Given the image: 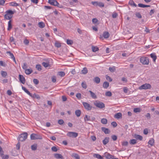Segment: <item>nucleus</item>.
I'll return each mask as SVG.
<instances>
[{
    "label": "nucleus",
    "instance_id": "obj_1",
    "mask_svg": "<svg viewBox=\"0 0 159 159\" xmlns=\"http://www.w3.org/2000/svg\"><path fill=\"white\" fill-rule=\"evenodd\" d=\"M6 14L4 16V18L6 20H10L14 14L13 11L11 10H8L6 11Z\"/></svg>",
    "mask_w": 159,
    "mask_h": 159
},
{
    "label": "nucleus",
    "instance_id": "obj_2",
    "mask_svg": "<svg viewBox=\"0 0 159 159\" xmlns=\"http://www.w3.org/2000/svg\"><path fill=\"white\" fill-rule=\"evenodd\" d=\"M140 62L143 64L144 65H148L149 63V60L147 57L143 56L140 58Z\"/></svg>",
    "mask_w": 159,
    "mask_h": 159
},
{
    "label": "nucleus",
    "instance_id": "obj_3",
    "mask_svg": "<svg viewBox=\"0 0 159 159\" xmlns=\"http://www.w3.org/2000/svg\"><path fill=\"white\" fill-rule=\"evenodd\" d=\"M48 2L51 5L57 6L59 8H62L63 7V6L60 5L56 0H48Z\"/></svg>",
    "mask_w": 159,
    "mask_h": 159
},
{
    "label": "nucleus",
    "instance_id": "obj_4",
    "mask_svg": "<svg viewBox=\"0 0 159 159\" xmlns=\"http://www.w3.org/2000/svg\"><path fill=\"white\" fill-rule=\"evenodd\" d=\"M27 136L28 134L26 133L22 134L19 136L18 138V140L21 142L24 141L27 138Z\"/></svg>",
    "mask_w": 159,
    "mask_h": 159
},
{
    "label": "nucleus",
    "instance_id": "obj_5",
    "mask_svg": "<svg viewBox=\"0 0 159 159\" xmlns=\"http://www.w3.org/2000/svg\"><path fill=\"white\" fill-rule=\"evenodd\" d=\"M94 104L96 107L100 109H102L105 107L104 104L100 101H96Z\"/></svg>",
    "mask_w": 159,
    "mask_h": 159
},
{
    "label": "nucleus",
    "instance_id": "obj_6",
    "mask_svg": "<svg viewBox=\"0 0 159 159\" xmlns=\"http://www.w3.org/2000/svg\"><path fill=\"white\" fill-rule=\"evenodd\" d=\"M30 138L32 140L42 139V137L40 135L34 133L31 134Z\"/></svg>",
    "mask_w": 159,
    "mask_h": 159
},
{
    "label": "nucleus",
    "instance_id": "obj_7",
    "mask_svg": "<svg viewBox=\"0 0 159 159\" xmlns=\"http://www.w3.org/2000/svg\"><path fill=\"white\" fill-rule=\"evenodd\" d=\"M151 87V85L149 84H145L139 87V89L140 90L149 89Z\"/></svg>",
    "mask_w": 159,
    "mask_h": 159
},
{
    "label": "nucleus",
    "instance_id": "obj_8",
    "mask_svg": "<svg viewBox=\"0 0 159 159\" xmlns=\"http://www.w3.org/2000/svg\"><path fill=\"white\" fill-rule=\"evenodd\" d=\"M82 104L85 109L88 111L91 110L92 107L88 103L85 102H83Z\"/></svg>",
    "mask_w": 159,
    "mask_h": 159
},
{
    "label": "nucleus",
    "instance_id": "obj_9",
    "mask_svg": "<svg viewBox=\"0 0 159 159\" xmlns=\"http://www.w3.org/2000/svg\"><path fill=\"white\" fill-rule=\"evenodd\" d=\"M67 135L69 137L76 138L78 136V134L73 132H69L67 134Z\"/></svg>",
    "mask_w": 159,
    "mask_h": 159
},
{
    "label": "nucleus",
    "instance_id": "obj_10",
    "mask_svg": "<svg viewBox=\"0 0 159 159\" xmlns=\"http://www.w3.org/2000/svg\"><path fill=\"white\" fill-rule=\"evenodd\" d=\"M19 80L20 81L22 84H24L25 82V80L24 76L21 75H19Z\"/></svg>",
    "mask_w": 159,
    "mask_h": 159
},
{
    "label": "nucleus",
    "instance_id": "obj_11",
    "mask_svg": "<svg viewBox=\"0 0 159 159\" xmlns=\"http://www.w3.org/2000/svg\"><path fill=\"white\" fill-rule=\"evenodd\" d=\"M102 131L104 132L105 134H109L110 132V131L108 129L105 127H102Z\"/></svg>",
    "mask_w": 159,
    "mask_h": 159
},
{
    "label": "nucleus",
    "instance_id": "obj_12",
    "mask_svg": "<svg viewBox=\"0 0 159 159\" xmlns=\"http://www.w3.org/2000/svg\"><path fill=\"white\" fill-rule=\"evenodd\" d=\"M12 28V21L10 20L8 23V27L7 30L8 31H10Z\"/></svg>",
    "mask_w": 159,
    "mask_h": 159
},
{
    "label": "nucleus",
    "instance_id": "obj_13",
    "mask_svg": "<svg viewBox=\"0 0 159 159\" xmlns=\"http://www.w3.org/2000/svg\"><path fill=\"white\" fill-rule=\"evenodd\" d=\"M54 156L57 159L61 158V159H64L63 157L60 154H59V153L55 154H54Z\"/></svg>",
    "mask_w": 159,
    "mask_h": 159
},
{
    "label": "nucleus",
    "instance_id": "obj_14",
    "mask_svg": "<svg viewBox=\"0 0 159 159\" xmlns=\"http://www.w3.org/2000/svg\"><path fill=\"white\" fill-rule=\"evenodd\" d=\"M109 138L108 137H106L104 139L102 140V143L103 144L106 145L107 143L109 142Z\"/></svg>",
    "mask_w": 159,
    "mask_h": 159
},
{
    "label": "nucleus",
    "instance_id": "obj_15",
    "mask_svg": "<svg viewBox=\"0 0 159 159\" xmlns=\"http://www.w3.org/2000/svg\"><path fill=\"white\" fill-rule=\"evenodd\" d=\"M151 57L152 58L153 62H155L157 57L155 53H152L150 55Z\"/></svg>",
    "mask_w": 159,
    "mask_h": 159
},
{
    "label": "nucleus",
    "instance_id": "obj_16",
    "mask_svg": "<svg viewBox=\"0 0 159 159\" xmlns=\"http://www.w3.org/2000/svg\"><path fill=\"white\" fill-rule=\"evenodd\" d=\"M89 92L90 93L91 97L94 99L97 98V96L95 93L91 90H89Z\"/></svg>",
    "mask_w": 159,
    "mask_h": 159
},
{
    "label": "nucleus",
    "instance_id": "obj_17",
    "mask_svg": "<svg viewBox=\"0 0 159 159\" xmlns=\"http://www.w3.org/2000/svg\"><path fill=\"white\" fill-rule=\"evenodd\" d=\"M105 157L107 159H110L112 158V157H113L108 152H106L104 154Z\"/></svg>",
    "mask_w": 159,
    "mask_h": 159
},
{
    "label": "nucleus",
    "instance_id": "obj_18",
    "mask_svg": "<svg viewBox=\"0 0 159 159\" xmlns=\"http://www.w3.org/2000/svg\"><path fill=\"white\" fill-rule=\"evenodd\" d=\"M30 96L33 98H36L37 99H39L40 98L39 95L36 93H34V94L31 93Z\"/></svg>",
    "mask_w": 159,
    "mask_h": 159
},
{
    "label": "nucleus",
    "instance_id": "obj_19",
    "mask_svg": "<svg viewBox=\"0 0 159 159\" xmlns=\"http://www.w3.org/2000/svg\"><path fill=\"white\" fill-rule=\"evenodd\" d=\"M115 118L119 119L122 117V114L120 112L116 114L114 116Z\"/></svg>",
    "mask_w": 159,
    "mask_h": 159
},
{
    "label": "nucleus",
    "instance_id": "obj_20",
    "mask_svg": "<svg viewBox=\"0 0 159 159\" xmlns=\"http://www.w3.org/2000/svg\"><path fill=\"white\" fill-rule=\"evenodd\" d=\"M134 137L136 139H139L140 140H142L143 139L142 136L138 134H135Z\"/></svg>",
    "mask_w": 159,
    "mask_h": 159
},
{
    "label": "nucleus",
    "instance_id": "obj_21",
    "mask_svg": "<svg viewBox=\"0 0 159 159\" xmlns=\"http://www.w3.org/2000/svg\"><path fill=\"white\" fill-rule=\"evenodd\" d=\"M110 34L108 32H105L103 34V36L105 38L107 39L109 38Z\"/></svg>",
    "mask_w": 159,
    "mask_h": 159
},
{
    "label": "nucleus",
    "instance_id": "obj_22",
    "mask_svg": "<svg viewBox=\"0 0 159 159\" xmlns=\"http://www.w3.org/2000/svg\"><path fill=\"white\" fill-rule=\"evenodd\" d=\"M22 89L28 95L30 96L31 93H30V92L28 91V90L25 87L22 86Z\"/></svg>",
    "mask_w": 159,
    "mask_h": 159
},
{
    "label": "nucleus",
    "instance_id": "obj_23",
    "mask_svg": "<svg viewBox=\"0 0 159 159\" xmlns=\"http://www.w3.org/2000/svg\"><path fill=\"white\" fill-rule=\"evenodd\" d=\"M75 114L77 117H79L81 114V111L80 110H77L75 111Z\"/></svg>",
    "mask_w": 159,
    "mask_h": 159
},
{
    "label": "nucleus",
    "instance_id": "obj_24",
    "mask_svg": "<svg viewBox=\"0 0 159 159\" xmlns=\"http://www.w3.org/2000/svg\"><path fill=\"white\" fill-rule=\"evenodd\" d=\"M92 51L93 52H95L99 50V48L97 47L93 46H92Z\"/></svg>",
    "mask_w": 159,
    "mask_h": 159
},
{
    "label": "nucleus",
    "instance_id": "obj_25",
    "mask_svg": "<svg viewBox=\"0 0 159 159\" xmlns=\"http://www.w3.org/2000/svg\"><path fill=\"white\" fill-rule=\"evenodd\" d=\"M25 71L26 74L29 75L32 72V70L31 69H27L25 70Z\"/></svg>",
    "mask_w": 159,
    "mask_h": 159
},
{
    "label": "nucleus",
    "instance_id": "obj_26",
    "mask_svg": "<svg viewBox=\"0 0 159 159\" xmlns=\"http://www.w3.org/2000/svg\"><path fill=\"white\" fill-rule=\"evenodd\" d=\"M109 86V83L107 82H105L103 84V87L105 89H107Z\"/></svg>",
    "mask_w": 159,
    "mask_h": 159
},
{
    "label": "nucleus",
    "instance_id": "obj_27",
    "mask_svg": "<svg viewBox=\"0 0 159 159\" xmlns=\"http://www.w3.org/2000/svg\"><path fill=\"white\" fill-rule=\"evenodd\" d=\"M84 119L85 122L90 121L91 120L90 116L87 115H85L84 118Z\"/></svg>",
    "mask_w": 159,
    "mask_h": 159
},
{
    "label": "nucleus",
    "instance_id": "obj_28",
    "mask_svg": "<svg viewBox=\"0 0 159 159\" xmlns=\"http://www.w3.org/2000/svg\"><path fill=\"white\" fill-rule=\"evenodd\" d=\"M94 81L97 84H99L100 81V80L99 77H96L94 79Z\"/></svg>",
    "mask_w": 159,
    "mask_h": 159
},
{
    "label": "nucleus",
    "instance_id": "obj_29",
    "mask_svg": "<svg viewBox=\"0 0 159 159\" xmlns=\"http://www.w3.org/2000/svg\"><path fill=\"white\" fill-rule=\"evenodd\" d=\"M93 157L99 159H103V157L99 154H95L93 155Z\"/></svg>",
    "mask_w": 159,
    "mask_h": 159
},
{
    "label": "nucleus",
    "instance_id": "obj_30",
    "mask_svg": "<svg viewBox=\"0 0 159 159\" xmlns=\"http://www.w3.org/2000/svg\"><path fill=\"white\" fill-rule=\"evenodd\" d=\"M88 70L86 67H84L83 69L81 70V74H86L88 73Z\"/></svg>",
    "mask_w": 159,
    "mask_h": 159
},
{
    "label": "nucleus",
    "instance_id": "obj_31",
    "mask_svg": "<svg viewBox=\"0 0 159 159\" xmlns=\"http://www.w3.org/2000/svg\"><path fill=\"white\" fill-rule=\"evenodd\" d=\"M154 143V139L151 138L148 141V144L152 146L153 145Z\"/></svg>",
    "mask_w": 159,
    "mask_h": 159
},
{
    "label": "nucleus",
    "instance_id": "obj_32",
    "mask_svg": "<svg viewBox=\"0 0 159 159\" xmlns=\"http://www.w3.org/2000/svg\"><path fill=\"white\" fill-rule=\"evenodd\" d=\"M10 5L13 7H16L19 6V4L15 2H11L10 3Z\"/></svg>",
    "mask_w": 159,
    "mask_h": 159
},
{
    "label": "nucleus",
    "instance_id": "obj_33",
    "mask_svg": "<svg viewBox=\"0 0 159 159\" xmlns=\"http://www.w3.org/2000/svg\"><path fill=\"white\" fill-rule=\"evenodd\" d=\"M109 70L111 72H114L116 70V67L113 66L112 67H110Z\"/></svg>",
    "mask_w": 159,
    "mask_h": 159
},
{
    "label": "nucleus",
    "instance_id": "obj_34",
    "mask_svg": "<svg viewBox=\"0 0 159 159\" xmlns=\"http://www.w3.org/2000/svg\"><path fill=\"white\" fill-rule=\"evenodd\" d=\"M39 26L41 28H44L45 26V24L43 22H39L38 24Z\"/></svg>",
    "mask_w": 159,
    "mask_h": 159
},
{
    "label": "nucleus",
    "instance_id": "obj_35",
    "mask_svg": "<svg viewBox=\"0 0 159 159\" xmlns=\"http://www.w3.org/2000/svg\"><path fill=\"white\" fill-rule=\"evenodd\" d=\"M1 75L3 77H5L7 75V73L5 71H1Z\"/></svg>",
    "mask_w": 159,
    "mask_h": 159
},
{
    "label": "nucleus",
    "instance_id": "obj_36",
    "mask_svg": "<svg viewBox=\"0 0 159 159\" xmlns=\"http://www.w3.org/2000/svg\"><path fill=\"white\" fill-rule=\"evenodd\" d=\"M55 46L57 48H60L61 46V43L58 41H56L55 42Z\"/></svg>",
    "mask_w": 159,
    "mask_h": 159
},
{
    "label": "nucleus",
    "instance_id": "obj_37",
    "mask_svg": "<svg viewBox=\"0 0 159 159\" xmlns=\"http://www.w3.org/2000/svg\"><path fill=\"white\" fill-rule=\"evenodd\" d=\"M10 41L11 43H13L16 44V42L13 36L11 37L10 38Z\"/></svg>",
    "mask_w": 159,
    "mask_h": 159
},
{
    "label": "nucleus",
    "instance_id": "obj_38",
    "mask_svg": "<svg viewBox=\"0 0 159 159\" xmlns=\"http://www.w3.org/2000/svg\"><path fill=\"white\" fill-rule=\"evenodd\" d=\"M101 123L104 124H106L107 123V120L106 119L102 118L101 120Z\"/></svg>",
    "mask_w": 159,
    "mask_h": 159
},
{
    "label": "nucleus",
    "instance_id": "obj_39",
    "mask_svg": "<svg viewBox=\"0 0 159 159\" xmlns=\"http://www.w3.org/2000/svg\"><path fill=\"white\" fill-rule=\"evenodd\" d=\"M129 143L131 144H135L137 143L136 140L135 139H132L130 141Z\"/></svg>",
    "mask_w": 159,
    "mask_h": 159
},
{
    "label": "nucleus",
    "instance_id": "obj_40",
    "mask_svg": "<svg viewBox=\"0 0 159 159\" xmlns=\"http://www.w3.org/2000/svg\"><path fill=\"white\" fill-rule=\"evenodd\" d=\"M141 109L139 108H134V111L135 113L139 112L141 111Z\"/></svg>",
    "mask_w": 159,
    "mask_h": 159
},
{
    "label": "nucleus",
    "instance_id": "obj_41",
    "mask_svg": "<svg viewBox=\"0 0 159 159\" xmlns=\"http://www.w3.org/2000/svg\"><path fill=\"white\" fill-rule=\"evenodd\" d=\"M72 157H74L75 159H80L79 156L76 153L73 154Z\"/></svg>",
    "mask_w": 159,
    "mask_h": 159
},
{
    "label": "nucleus",
    "instance_id": "obj_42",
    "mask_svg": "<svg viewBox=\"0 0 159 159\" xmlns=\"http://www.w3.org/2000/svg\"><path fill=\"white\" fill-rule=\"evenodd\" d=\"M105 95L106 96L111 97L112 95V93L111 92H110L109 91H108L106 92Z\"/></svg>",
    "mask_w": 159,
    "mask_h": 159
},
{
    "label": "nucleus",
    "instance_id": "obj_43",
    "mask_svg": "<svg viewBox=\"0 0 159 159\" xmlns=\"http://www.w3.org/2000/svg\"><path fill=\"white\" fill-rule=\"evenodd\" d=\"M58 74L61 77H63L65 75V73L63 71H59L58 72Z\"/></svg>",
    "mask_w": 159,
    "mask_h": 159
},
{
    "label": "nucleus",
    "instance_id": "obj_44",
    "mask_svg": "<svg viewBox=\"0 0 159 159\" xmlns=\"http://www.w3.org/2000/svg\"><path fill=\"white\" fill-rule=\"evenodd\" d=\"M42 65L45 67H47L49 66V63L43 62L42 63Z\"/></svg>",
    "mask_w": 159,
    "mask_h": 159
},
{
    "label": "nucleus",
    "instance_id": "obj_45",
    "mask_svg": "<svg viewBox=\"0 0 159 159\" xmlns=\"http://www.w3.org/2000/svg\"><path fill=\"white\" fill-rule=\"evenodd\" d=\"M31 148L32 150H36L37 148V145H33L31 146Z\"/></svg>",
    "mask_w": 159,
    "mask_h": 159
},
{
    "label": "nucleus",
    "instance_id": "obj_46",
    "mask_svg": "<svg viewBox=\"0 0 159 159\" xmlns=\"http://www.w3.org/2000/svg\"><path fill=\"white\" fill-rule=\"evenodd\" d=\"M66 43L68 45H71L73 44V42L72 40L67 39L66 40Z\"/></svg>",
    "mask_w": 159,
    "mask_h": 159
},
{
    "label": "nucleus",
    "instance_id": "obj_47",
    "mask_svg": "<svg viewBox=\"0 0 159 159\" xmlns=\"http://www.w3.org/2000/svg\"><path fill=\"white\" fill-rule=\"evenodd\" d=\"M129 3L131 6H134L135 7H136L137 6V5L135 4L134 2L133 1H130Z\"/></svg>",
    "mask_w": 159,
    "mask_h": 159
},
{
    "label": "nucleus",
    "instance_id": "obj_48",
    "mask_svg": "<svg viewBox=\"0 0 159 159\" xmlns=\"http://www.w3.org/2000/svg\"><path fill=\"white\" fill-rule=\"evenodd\" d=\"M81 85L84 89H86L87 88V86L85 82H83L81 84Z\"/></svg>",
    "mask_w": 159,
    "mask_h": 159
},
{
    "label": "nucleus",
    "instance_id": "obj_49",
    "mask_svg": "<svg viewBox=\"0 0 159 159\" xmlns=\"http://www.w3.org/2000/svg\"><path fill=\"white\" fill-rule=\"evenodd\" d=\"M36 68L39 71H40L42 69L41 66L40 65H37Z\"/></svg>",
    "mask_w": 159,
    "mask_h": 159
},
{
    "label": "nucleus",
    "instance_id": "obj_50",
    "mask_svg": "<svg viewBox=\"0 0 159 159\" xmlns=\"http://www.w3.org/2000/svg\"><path fill=\"white\" fill-rule=\"evenodd\" d=\"M7 54H9V55L10 57L12 59L14 57H14L13 54L12 53H11L10 52V51L7 52Z\"/></svg>",
    "mask_w": 159,
    "mask_h": 159
},
{
    "label": "nucleus",
    "instance_id": "obj_51",
    "mask_svg": "<svg viewBox=\"0 0 159 159\" xmlns=\"http://www.w3.org/2000/svg\"><path fill=\"white\" fill-rule=\"evenodd\" d=\"M106 79L109 82H111L112 80V79L109 76L107 75L106 76Z\"/></svg>",
    "mask_w": 159,
    "mask_h": 159
},
{
    "label": "nucleus",
    "instance_id": "obj_52",
    "mask_svg": "<svg viewBox=\"0 0 159 159\" xmlns=\"http://www.w3.org/2000/svg\"><path fill=\"white\" fill-rule=\"evenodd\" d=\"M104 4L103 3L98 2V6H99L100 7H104Z\"/></svg>",
    "mask_w": 159,
    "mask_h": 159
},
{
    "label": "nucleus",
    "instance_id": "obj_53",
    "mask_svg": "<svg viewBox=\"0 0 159 159\" xmlns=\"http://www.w3.org/2000/svg\"><path fill=\"white\" fill-rule=\"evenodd\" d=\"M135 15L136 17L139 19H140L142 18V16L139 12L136 13L135 14Z\"/></svg>",
    "mask_w": 159,
    "mask_h": 159
},
{
    "label": "nucleus",
    "instance_id": "obj_54",
    "mask_svg": "<svg viewBox=\"0 0 159 159\" xmlns=\"http://www.w3.org/2000/svg\"><path fill=\"white\" fill-rule=\"evenodd\" d=\"M111 138L113 141H116L117 139V136L116 135H113L111 136Z\"/></svg>",
    "mask_w": 159,
    "mask_h": 159
},
{
    "label": "nucleus",
    "instance_id": "obj_55",
    "mask_svg": "<svg viewBox=\"0 0 159 159\" xmlns=\"http://www.w3.org/2000/svg\"><path fill=\"white\" fill-rule=\"evenodd\" d=\"M29 41L27 39H25L24 41V43L26 45L29 44Z\"/></svg>",
    "mask_w": 159,
    "mask_h": 159
},
{
    "label": "nucleus",
    "instance_id": "obj_56",
    "mask_svg": "<svg viewBox=\"0 0 159 159\" xmlns=\"http://www.w3.org/2000/svg\"><path fill=\"white\" fill-rule=\"evenodd\" d=\"M64 123V121L62 119H60L58 120V123L60 125H62Z\"/></svg>",
    "mask_w": 159,
    "mask_h": 159
},
{
    "label": "nucleus",
    "instance_id": "obj_57",
    "mask_svg": "<svg viewBox=\"0 0 159 159\" xmlns=\"http://www.w3.org/2000/svg\"><path fill=\"white\" fill-rule=\"evenodd\" d=\"M76 97L79 99L81 98V94L80 93H78L76 96Z\"/></svg>",
    "mask_w": 159,
    "mask_h": 159
},
{
    "label": "nucleus",
    "instance_id": "obj_58",
    "mask_svg": "<svg viewBox=\"0 0 159 159\" xmlns=\"http://www.w3.org/2000/svg\"><path fill=\"white\" fill-rule=\"evenodd\" d=\"M33 82L34 84H37L39 83V80L36 79H34L33 80Z\"/></svg>",
    "mask_w": 159,
    "mask_h": 159
},
{
    "label": "nucleus",
    "instance_id": "obj_59",
    "mask_svg": "<svg viewBox=\"0 0 159 159\" xmlns=\"http://www.w3.org/2000/svg\"><path fill=\"white\" fill-rule=\"evenodd\" d=\"M51 149L52 151L53 152H57V148L55 146H53L51 148Z\"/></svg>",
    "mask_w": 159,
    "mask_h": 159
},
{
    "label": "nucleus",
    "instance_id": "obj_60",
    "mask_svg": "<svg viewBox=\"0 0 159 159\" xmlns=\"http://www.w3.org/2000/svg\"><path fill=\"white\" fill-rule=\"evenodd\" d=\"M22 68L23 69H24L25 70L27 69V66L26 63H24L23 64V65L22 66Z\"/></svg>",
    "mask_w": 159,
    "mask_h": 159
},
{
    "label": "nucleus",
    "instance_id": "obj_61",
    "mask_svg": "<svg viewBox=\"0 0 159 159\" xmlns=\"http://www.w3.org/2000/svg\"><path fill=\"white\" fill-rule=\"evenodd\" d=\"M118 16V14L116 12H114L112 15V17L114 18H116Z\"/></svg>",
    "mask_w": 159,
    "mask_h": 159
},
{
    "label": "nucleus",
    "instance_id": "obj_62",
    "mask_svg": "<svg viewBox=\"0 0 159 159\" xmlns=\"http://www.w3.org/2000/svg\"><path fill=\"white\" fill-rule=\"evenodd\" d=\"M98 2H92V3L95 6H98Z\"/></svg>",
    "mask_w": 159,
    "mask_h": 159
},
{
    "label": "nucleus",
    "instance_id": "obj_63",
    "mask_svg": "<svg viewBox=\"0 0 159 159\" xmlns=\"http://www.w3.org/2000/svg\"><path fill=\"white\" fill-rule=\"evenodd\" d=\"M92 21L93 23H96L98 21V20L96 18H93L92 20Z\"/></svg>",
    "mask_w": 159,
    "mask_h": 159
},
{
    "label": "nucleus",
    "instance_id": "obj_64",
    "mask_svg": "<svg viewBox=\"0 0 159 159\" xmlns=\"http://www.w3.org/2000/svg\"><path fill=\"white\" fill-rule=\"evenodd\" d=\"M111 125L113 127H116L117 126V124L116 122H113L111 123Z\"/></svg>",
    "mask_w": 159,
    "mask_h": 159
}]
</instances>
